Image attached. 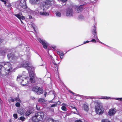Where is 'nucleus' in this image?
Wrapping results in <instances>:
<instances>
[{"label": "nucleus", "mask_w": 122, "mask_h": 122, "mask_svg": "<svg viewBox=\"0 0 122 122\" xmlns=\"http://www.w3.org/2000/svg\"><path fill=\"white\" fill-rule=\"evenodd\" d=\"M52 2V1H50L49 0L43 2L38 7V11H33V14L37 15L38 13H39L41 15H48L49 13L46 12V11L51 5V2Z\"/></svg>", "instance_id": "f257e3e1"}, {"label": "nucleus", "mask_w": 122, "mask_h": 122, "mask_svg": "<svg viewBox=\"0 0 122 122\" xmlns=\"http://www.w3.org/2000/svg\"><path fill=\"white\" fill-rule=\"evenodd\" d=\"M12 66L9 62L2 63L0 65V77H3L13 71Z\"/></svg>", "instance_id": "f03ea898"}, {"label": "nucleus", "mask_w": 122, "mask_h": 122, "mask_svg": "<svg viewBox=\"0 0 122 122\" xmlns=\"http://www.w3.org/2000/svg\"><path fill=\"white\" fill-rule=\"evenodd\" d=\"M23 63L21 64L19 67H24L26 68L29 73L30 80L31 83H33L35 82V76L33 71L34 70V67L31 66V64L29 61H24Z\"/></svg>", "instance_id": "7ed1b4c3"}, {"label": "nucleus", "mask_w": 122, "mask_h": 122, "mask_svg": "<svg viewBox=\"0 0 122 122\" xmlns=\"http://www.w3.org/2000/svg\"><path fill=\"white\" fill-rule=\"evenodd\" d=\"M44 116V113L42 112H39L36 113L32 118V121L33 122H39L43 119Z\"/></svg>", "instance_id": "20e7f679"}, {"label": "nucleus", "mask_w": 122, "mask_h": 122, "mask_svg": "<svg viewBox=\"0 0 122 122\" xmlns=\"http://www.w3.org/2000/svg\"><path fill=\"white\" fill-rule=\"evenodd\" d=\"M90 98L91 99H93L94 98L99 99H115L118 100L122 101V98H111L110 97H107V96H102L99 97H90Z\"/></svg>", "instance_id": "39448f33"}, {"label": "nucleus", "mask_w": 122, "mask_h": 122, "mask_svg": "<svg viewBox=\"0 0 122 122\" xmlns=\"http://www.w3.org/2000/svg\"><path fill=\"white\" fill-rule=\"evenodd\" d=\"M95 110L97 113L99 115H101L103 112L104 111L102 109V106L99 104L96 105Z\"/></svg>", "instance_id": "423d86ee"}, {"label": "nucleus", "mask_w": 122, "mask_h": 122, "mask_svg": "<svg viewBox=\"0 0 122 122\" xmlns=\"http://www.w3.org/2000/svg\"><path fill=\"white\" fill-rule=\"evenodd\" d=\"M24 79H25V80L27 79L29 80V78L26 77L25 75L20 74L17 76L16 81L19 83L21 84Z\"/></svg>", "instance_id": "0eeeda50"}, {"label": "nucleus", "mask_w": 122, "mask_h": 122, "mask_svg": "<svg viewBox=\"0 0 122 122\" xmlns=\"http://www.w3.org/2000/svg\"><path fill=\"white\" fill-rule=\"evenodd\" d=\"M32 90L35 93L38 95L42 94L43 92V89L42 88L37 86L33 87Z\"/></svg>", "instance_id": "6e6552de"}, {"label": "nucleus", "mask_w": 122, "mask_h": 122, "mask_svg": "<svg viewBox=\"0 0 122 122\" xmlns=\"http://www.w3.org/2000/svg\"><path fill=\"white\" fill-rule=\"evenodd\" d=\"M66 14L67 16L69 17H72L74 14L73 9L71 8L67 9L66 10Z\"/></svg>", "instance_id": "1a4fd4ad"}, {"label": "nucleus", "mask_w": 122, "mask_h": 122, "mask_svg": "<svg viewBox=\"0 0 122 122\" xmlns=\"http://www.w3.org/2000/svg\"><path fill=\"white\" fill-rule=\"evenodd\" d=\"M37 39L38 41L42 44L43 47L44 49H46L47 48V46L48 45V43L47 42L44 40L41 39L40 38H37Z\"/></svg>", "instance_id": "9d476101"}, {"label": "nucleus", "mask_w": 122, "mask_h": 122, "mask_svg": "<svg viewBox=\"0 0 122 122\" xmlns=\"http://www.w3.org/2000/svg\"><path fill=\"white\" fill-rule=\"evenodd\" d=\"M117 111L116 110L115 108H112L109 111L108 114L110 116H113L115 114Z\"/></svg>", "instance_id": "9b49d317"}, {"label": "nucleus", "mask_w": 122, "mask_h": 122, "mask_svg": "<svg viewBox=\"0 0 122 122\" xmlns=\"http://www.w3.org/2000/svg\"><path fill=\"white\" fill-rule=\"evenodd\" d=\"M20 4V6L23 8L25 9L27 7L26 1H25V0H21Z\"/></svg>", "instance_id": "f8f14e48"}, {"label": "nucleus", "mask_w": 122, "mask_h": 122, "mask_svg": "<svg viewBox=\"0 0 122 122\" xmlns=\"http://www.w3.org/2000/svg\"><path fill=\"white\" fill-rule=\"evenodd\" d=\"M82 108L86 111H88L89 109L88 104L86 103L83 104Z\"/></svg>", "instance_id": "ddd939ff"}, {"label": "nucleus", "mask_w": 122, "mask_h": 122, "mask_svg": "<svg viewBox=\"0 0 122 122\" xmlns=\"http://www.w3.org/2000/svg\"><path fill=\"white\" fill-rule=\"evenodd\" d=\"M83 5H81L79 6L76 7V11L78 13L80 12L83 9Z\"/></svg>", "instance_id": "4468645a"}, {"label": "nucleus", "mask_w": 122, "mask_h": 122, "mask_svg": "<svg viewBox=\"0 0 122 122\" xmlns=\"http://www.w3.org/2000/svg\"><path fill=\"white\" fill-rule=\"evenodd\" d=\"M7 57L9 60H11L14 59L15 57V56L12 54H9L8 55Z\"/></svg>", "instance_id": "2eb2a0df"}, {"label": "nucleus", "mask_w": 122, "mask_h": 122, "mask_svg": "<svg viewBox=\"0 0 122 122\" xmlns=\"http://www.w3.org/2000/svg\"><path fill=\"white\" fill-rule=\"evenodd\" d=\"M30 1L32 4H37L40 3V0H30Z\"/></svg>", "instance_id": "dca6fc26"}, {"label": "nucleus", "mask_w": 122, "mask_h": 122, "mask_svg": "<svg viewBox=\"0 0 122 122\" xmlns=\"http://www.w3.org/2000/svg\"><path fill=\"white\" fill-rule=\"evenodd\" d=\"M14 15L18 18L20 20H24L25 19V17L23 16H21V15L19 14H15Z\"/></svg>", "instance_id": "f3484780"}, {"label": "nucleus", "mask_w": 122, "mask_h": 122, "mask_svg": "<svg viewBox=\"0 0 122 122\" xmlns=\"http://www.w3.org/2000/svg\"><path fill=\"white\" fill-rule=\"evenodd\" d=\"M70 108L72 110L71 112H73V113H76L75 111V110L77 111V109L75 107H72L71 106H70Z\"/></svg>", "instance_id": "a211bd4d"}, {"label": "nucleus", "mask_w": 122, "mask_h": 122, "mask_svg": "<svg viewBox=\"0 0 122 122\" xmlns=\"http://www.w3.org/2000/svg\"><path fill=\"white\" fill-rule=\"evenodd\" d=\"M94 32L95 34H94V38L96 39L97 41H98L101 43L102 44V43L100 41L99 39H98V37L97 36V33L95 32V31L94 30Z\"/></svg>", "instance_id": "6ab92c4d"}, {"label": "nucleus", "mask_w": 122, "mask_h": 122, "mask_svg": "<svg viewBox=\"0 0 122 122\" xmlns=\"http://www.w3.org/2000/svg\"><path fill=\"white\" fill-rule=\"evenodd\" d=\"M17 112L19 114H20L21 115H23L24 114V112L22 109L18 110Z\"/></svg>", "instance_id": "aec40b11"}, {"label": "nucleus", "mask_w": 122, "mask_h": 122, "mask_svg": "<svg viewBox=\"0 0 122 122\" xmlns=\"http://www.w3.org/2000/svg\"><path fill=\"white\" fill-rule=\"evenodd\" d=\"M47 122H58V121L57 120H55L52 119H50L47 120Z\"/></svg>", "instance_id": "412c9836"}, {"label": "nucleus", "mask_w": 122, "mask_h": 122, "mask_svg": "<svg viewBox=\"0 0 122 122\" xmlns=\"http://www.w3.org/2000/svg\"><path fill=\"white\" fill-rule=\"evenodd\" d=\"M32 113L31 111L30 110H27L26 112L25 115L26 116H29Z\"/></svg>", "instance_id": "4be33fe9"}, {"label": "nucleus", "mask_w": 122, "mask_h": 122, "mask_svg": "<svg viewBox=\"0 0 122 122\" xmlns=\"http://www.w3.org/2000/svg\"><path fill=\"white\" fill-rule=\"evenodd\" d=\"M56 15L57 17H60L61 16V14L59 11H57L56 13Z\"/></svg>", "instance_id": "5701e85b"}, {"label": "nucleus", "mask_w": 122, "mask_h": 122, "mask_svg": "<svg viewBox=\"0 0 122 122\" xmlns=\"http://www.w3.org/2000/svg\"><path fill=\"white\" fill-rule=\"evenodd\" d=\"M57 53L60 56H62L64 55V54L59 51H57Z\"/></svg>", "instance_id": "b1692460"}, {"label": "nucleus", "mask_w": 122, "mask_h": 122, "mask_svg": "<svg viewBox=\"0 0 122 122\" xmlns=\"http://www.w3.org/2000/svg\"><path fill=\"white\" fill-rule=\"evenodd\" d=\"M19 119L23 121L25 120V118L24 117L21 116L19 118Z\"/></svg>", "instance_id": "393cba45"}, {"label": "nucleus", "mask_w": 122, "mask_h": 122, "mask_svg": "<svg viewBox=\"0 0 122 122\" xmlns=\"http://www.w3.org/2000/svg\"><path fill=\"white\" fill-rule=\"evenodd\" d=\"M14 100L16 102H20V99L19 98V97L15 98H14Z\"/></svg>", "instance_id": "a878e982"}, {"label": "nucleus", "mask_w": 122, "mask_h": 122, "mask_svg": "<svg viewBox=\"0 0 122 122\" xmlns=\"http://www.w3.org/2000/svg\"><path fill=\"white\" fill-rule=\"evenodd\" d=\"M84 17L81 15H80L78 17V18L80 20H82L84 19Z\"/></svg>", "instance_id": "bb28decb"}, {"label": "nucleus", "mask_w": 122, "mask_h": 122, "mask_svg": "<svg viewBox=\"0 0 122 122\" xmlns=\"http://www.w3.org/2000/svg\"><path fill=\"white\" fill-rule=\"evenodd\" d=\"M38 101L40 102H45V100L44 99L41 98L39 99Z\"/></svg>", "instance_id": "cd10ccee"}, {"label": "nucleus", "mask_w": 122, "mask_h": 122, "mask_svg": "<svg viewBox=\"0 0 122 122\" xmlns=\"http://www.w3.org/2000/svg\"><path fill=\"white\" fill-rule=\"evenodd\" d=\"M61 109L64 111H66V108L65 106H63L61 107Z\"/></svg>", "instance_id": "c85d7f7f"}, {"label": "nucleus", "mask_w": 122, "mask_h": 122, "mask_svg": "<svg viewBox=\"0 0 122 122\" xmlns=\"http://www.w3.org/2000/svg\"><path fill=\"white\" fill-rule=\"evenodd\" d=\"M31 25V27H33L34 30H35V28L36 27V26L33 23H32Z\"/></svg>", "instance_id": "c756f323"}, {"label": "nucleus", "mask_w": 122, "mask_h": 122, "mask_svg": "<svg viewBox=\"0 0 122 122\" xmlns=\"http://www.w3.org/2000/svg\"><path fill=\"white\" fill-rule=\"evenodd\" d=\"M69 91L71 93H72L73 94V95H75L78 96H80V95L79 94H76L75 93H74L73 92H72L71 91L69 90Z\"/></svg>", "instance_id": "7c9ffc66"}, {"label": "nucleus", "mask_w": 122, "mask_h": 122, "mask_svg": "<svg viewBox=\"0 0 122 122\" xmlns=\"http://www.w3.org/2000/svg\"><path fill=\"white\" fill-rule=\"evenodd\" d=\"M51 59L52 60V62L55 65H56V63L54 61V60L53 59V58L51 56Z\"/></svg>", "instance_id": "2f4dec72"}, {"label": "nucleus", "mask_w": 122, "mask_h": 122, "mask_svg": "<svg viewBox=\"0 0 122 122\" xmlns=\"http://www.w3.org/2000/svg\"><path fill=\"white\" fill-rule=\"evenodd\" d=\"M102 122H111L107 119H103Z\"/></svg>", "instance_id": "473e14b6"}, {"label": "nucleus", "mask_w": 122, "mask_h": 122, "mask_svg": "<svg viewBox=\"0 0 122 122\" xmlns=\"http://www.w3.org/2000/svg\"><path fill=\"white\" fill-rule=\"evenodd\" d=\"M15 106L17 107H19L20 106V103L19 102H17L15 104Z\"/></svg>", "instance_id": "72a5a7b5"}, {"label": "nucleus", "mask_w": 122, "mask_h": 122, "mask_svg": "<svg viewBox=\"0 0 122 122\" xmlns=\"http://www.w3.org/2000/svg\"><path fill=\"white\" fill-rule=\"evenodd\" d=\"M55 65V67L56 68L55 70L56 71H58V66L56 64V65Z\"/></svg>", "instance_id": "f704fd0d"}, {"label": "nucleus", "mask_w": 122, "mask_h": 122, "mask_svg": "<svg viewBox=\"0 0 122 122\" xmlns=\"http://www.w3.org/2000/svg\"><path fill=\"white\" fill-rule=\"evenodd\" d=\"M13 117L15 119H17V115L16 114H14L13 115Z\"/></svg>", "instance_id": "c9c22d12"}, {"label": "nucleus", "mask_w": 122, "mask_h": 122, "mask_svg": "<svg viewBox=\"0 0 122 122\" xmlns=\"http://www.w3.org/2000/svg\"><path fill=\"white\" fill-rule=\"evenodd\" d=\"M96 28L94 27V29L92 31V34H93V35H94V34H95V32H94V30L95 31V32L96 33Z\"/></svg>", "instance_id": "e433bc0d"}, {"label": "nucleus", "mask_w": 122, "mask_h": 122, "mask_svg": "<svg viewBox=\"0 0 122 122\" xmlns=\"http://www.w3.org/2000/svg\"><path fill=\"white\" fill-rule=\"evenodd\" d=\"M56 105H57V103H56V104L52 105L51 106V107H53L56 106Z\"/></svg>", "instance_id": "4c0bfd02"}, {"label": "nucleus", "mask_w": 122, "mask_h": 122, "mask_svg": "<svg viewBox=\"0 0 122 122\" xmlns=\"http://www.w3.org/2000/svg\"><path fill=\"white\" fill-rule=\"evenodd\" d=\"M9 102L10 101L12 102H14L15 101V100L13 98H11L9 100Z\"/></svg>", "instance_id": "58836bf2"}, {"label": "nucleus", "mask_w": 122, "mask_h": 122, "mask_svg": "<svg viewBox=\"0 0 122 122\" xmlns=\"http://www.w3.org/2000/svg\"><path fill=\"white\" fill-rule=\"evenodd\" d=\"M5 6H8V7H10L11 6V5L9 4H6V3L5 4Z\"/></svg>", "instance_id": "ea45409f"}, {"label": "nucleus", "mask_w": 122, "mask_h": 122, "mask_svg": "<svg viewBox=\"0 0 122 122\" xmlns=\"http://www.w3.org/2000/svg\"><path fill=\"white\" fill-rule=\"evenodd\" d=\"M95 40V39H93L91 41L93 42L96 43V41Z\"/></svg>", "instance_id": "a19ab883"}, {"label": "nucleus", "mask_w": 122, "mask_h": 122, "mask_svg": "<svg viewBox=\"0 0 122 122\" xmlns=\"http://www.w3.org/2000/svg\"><path fill=\"white\" fill-rule=\"evenodd\" d=\"M75 122H82L81 120H78L75 121Z\"/></svg>", "instance_id": "79ce46f5"}, {"label": "nucleus", "mask_w": 122, "mask_h": 122, "mask_svg": "<svg viewBox=\"0 0 122 122\" xmlns=\"http://www.w3.org/2000/svg\"><path fill=\"white\" fill-rule=\"evenodd\" d=\"M0 1H2V2H4L5 4L6 3V2L4 0H0Z\"/></svg>", "instance_id": "37998d69"}, {"label": "nucleus", "mask_w": 122, "mask_h": 122, "mask_svg": "<svg viewBox=\"0 0 122 122\" xmlns=\"http://www.w3.org/2000/svg\"><path fill=\"white\" fill-rule=\"evenodd\" d=\"M56 46H55L53 45L52 46V47L54 49H55L56 48Z\"/></svg>", "instance_id": "c03bdc74"}, {"label": "nucleus", "mask_w": 122, "mask_h": 122, "mask_svg": "<svg viewBox=\"0 0 122 122\" xmlns=\"http://www.w3.org/2000/svg\"><path fill=\"white\" fill-rule=\"evenodd\" d=\"M36 107L37 110H39L40 109V107L36 105Z\"/></svg>", "instance_id": "a18cd8bd"}, {"label": "nucleus", "mask_w": 122, "mask_h": 122, "mask_svg": "<svg viewBox=\"0 0 122 122\" xmlns=\"http://www.w3.org/2000/svg\"><path fill=\"white\" fill-rule=\"evenodd\" d=\"M89 42L88 41H84L83 44H85L88 43Z\"/></svg>", "instance_id": "49530a36"}, {"label": "nucleus", "mask_w": 122, "mask_h": 122, "mask_svg": "<svg viewBox=\"0 0 122 122\" xmlns=\"http://www.w3.org/2000/svg\"><path fill=\"white\" fill-rule=\"evenodd\" d=\"M48 94V95L49 94L48 93H47L46 92H45V93L44 94V96L45 97H46V94Z\"/></svg>", "instance_id": "de8ad7c7"}, {"label": "nucleus", "mask_w": 122, "mask_h": 122, "mask_svg": "<svg viewBox=\"0 0 122 122\" xmlns=\"http://www.w3.org/2000/svg\"><path fill=\"white\" fill-rule=\"evenodd\" d=\"M60 0L62 2H65L67 0Z\"/></svg>", "instance_id": "09e8293b"}, {"label": "nucleus", "mask_w": 122, "mask_h": 122, "mask_svg": "<svg viewBox=\"0 0 122 122\" xmlns=\"http://www.w3.org/2000/svg\"><path fill=\"white\" fill-rule=\"evenodd\" d=\"M62 105L63 106H67V105L65 103H63L62 104Z\"/></svg>", "instance_id": "8fccbe9b"}, {"label": "nucleus", "mask_w": 122, "mask_h": 122, "mask_svg": "<svg viewBox=\"0 0 122 122\" xmlns=\"http://www.w3.org/2000/svg\"><path fill=\"white\" fill-rule=\"evenodd\" d=\"M29 17L30 19H32V16L30 15H29Z\"/></svg>", "instance_id": "3c124183"}, {"label": "nucleus", "mask_w": 122, "mask_h": 122, "mask_svg": "<svg viewBox=\"0 0 122 122\" xmlns=\"http://www.w3.org/2000/svg\"><path fill=\"white\" fill-rule=\"evenodd\" d=\"M31 98L33 100V99H35V97H31Z\"/></svg>", "instance_id": "603ef678"}, {"label": "nucleus", "mask_w": 122, "mask_h": 122, "mask_svg": "<svg viewBox=\"0 0 122 122\" xmlns=\"http://www.w3.org/2000/svg\"><path fill=\"white\" fill-rule=\"evenodd\" d=\"M57 104H60V102H57Z\"/></svg>", "instance_id": "864d4df0"}, {"label": "nucleus", "mask_w": 122, "mask_h": 122, "mask_svg": "<svg viewBox=\"0 0 122 122\" xmlns=\"http://www.w3.org/2000/svg\"><path fill=\"white\" fill-rule=\"evenodd\" d=\"M2 102V101L1 100V99L0 98V103H1Z\"/></svg>", "instance_id": "5fc2aeb1"}, {"label": "nucleus", "mask_w": 122, "mask_h": 122, "mask_svg": "<svg viewBox=\"0 0 122 122\" xmlns=\"http://www.w3.org/2000/svg\"><path fill=\"white\" fill-rule=\"evenodd\" d=\"M22 86H24L25 85V84H22Z\"/></svg>", "instance_id": "6e6d98bb"}, {"label": "nucleus", "mask_w": 122, "mask_h": 122, "mask_svg": "<svg viewBox=\"0 0 122 122\" xmlns=\"http://www.w3.org/2000/svg\"><path fill=\"white\" fill-rule=\"evenodd\" d=\"M9 122H11V119H10L9 120Z\"/></svg>", "instance_id": "4d7b16f0"}, {"label": "nucleus", "mask_w": 122, "mask_h": 122, "mask_svg": "<svg viewBox=\"0 0 122 122\" xmlns=\"http://www.w3.org/2000/svg\"><path fill=\"white\" fill-rule=\"evenodd\" d=\"M62 56H60V58L61 59H62L63 58V57Z\"/></svg>", "instance_id": "13d9d810"}, {"label": "nucleus", "mask_w": 122, "mask_h": 122, "mask_svg": "<svg viewBox=\"0 0 122 122\" xmlns=\"http://www.w3.org/2000/svg\"><path fill=\"white\" fill-rule=\"evenodd\" d=\"M20 20V21L22 23H23V21H22V20Z\"/></svg>", "instance_id": "bf43d9fd"}, {"label": "nucleus", "mask_w": 122, "mask_h": 122, "mask_svg": "<svg viewBox=\"0 0 122 122\" xmlns=\"http://www.w3.org/2000/svg\"><path fill=\"white\" fill-rule=\"evenodd\" d=\"M25 0V1H26V0Z\"/></svg>", "instance_id": "052dcab7"}, {"label": "nucleus", "mask_w": 122, "mask_h": 122, "mask_svg": "<svg viewBox=\"0 0 122 122\" xmlns=\"http://www.w3.org/2000/svg\"><path fill=\"white\" fill-rule=\"evenodd\" d=\"M69 51V50H68L67 51Z\"/></svg>", "instance_id": "680f3d73"}]
</instances>
